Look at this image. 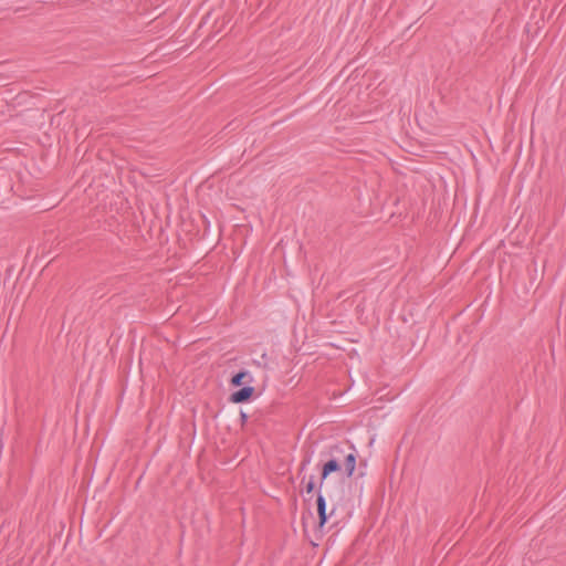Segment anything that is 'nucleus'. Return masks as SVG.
Masks as SVG:
<instances>
[{
  "mask_svg": "<svg viewBox=\"0 0 566 566\" xmlns=\"http://www.w3.org/2000/svg\"><path fill=\"white\" fill-rule=\"evenodd\" d=\"M322 488L318 485L317 488V497H316V507H317V514H318V526L322 528L324 525L328 522L329 517L334 514V509L331 511V513L327 514L326 512V499L322 493Z\"/></svg>",
  "mask_w": 566,
  "mask_h": 566,
  "instance_id": "f03ea898",
  "label": "nucleus"
},
{
  "mask_svg": "<svg viewBox=\"0 0 566 566\" xmlns=\"http://www.w3.org/2000/svg\"><path fill=\"white\" fill-rule=\"evenodd\" d=\"M316 489V484H315V476L314 475H310L306 484H305V492L307 494H311L315 491Z\"/></svg>",
  "mask_w": 566,
  "mask_h": 566,
  "instance_id": "423d86ee",
  "label": "nucleus"
},
{
  "mask_svg": "<svg viewBox=\"0 0 566 566\" xmlns=\"http://www.w3.org/2000/svg\"><path fill=\"white\" fill-rule=\"evenodd\" d=\"M344 467L337 462V460H332L328 458L322 465L321 470V479L319 485L323 486L324 481L332 474L342 471Z\"/></svg>",
  "mask_w": 566,
  "mask_h": 566,
  "instance_id": "7ed1b4c3",
  "label": "nucleus"
},
{
  "mask_svg": "<svg viewBox=\"0 0 566 566\" xmlns=\"http://www.w3.org/2000/svg\"><path fill=\"white\" fill-rule=\"evenodd\" d=\"M254 394V388L248 384L247 386L233 391L230 396V401L234 403H243L249 401Z\"/></svg>",
  "mask_w": 566,
  "mask_h": 566,
  "instance_id": "20e7f679",
  "label": "nucleus"
},
{
  "mask_svg": "<svg viewBox=\"0 0 566 566\" xmlns=\"http://www.w3.org/2000/svg\"><path fill=\"white\" fill-rule=\"evenodd\" d=\"M349 452H346L342 444H334L328 450V458L337 460L344 467L345 474L350 478L356 468V451L353 446H349Z\"/></svg>",
  "mask_w": 566,
  "mask_h": 566,
  "instance_id": "f257e3e1",
  "label": "nucleus"
},
{
  "mask_svg": "<svg viewBox=\"0 0 566 566\" xmlns=\"http://www.w3.org/2000/svg\"><path fill=\"white\" fill-rule=\"evenodd\" d=\"M240 416H241V420H242L243 422H244V421H247V418H248V417H247V415H245L244 412H241V413H240Z\"/></svg>",
  "mask_w": 566,
  "mask_h": 566,
  "instance_id": "6e6552de",
  "label": "nucleus"
},
{
  "mask_svg": "<svg viewBox=\"0 0 566 566\" xmlns=\"http://www.w3.org/2000/svg\"><path fill=\"white\" fill-rule=\"evenodd\" d=\"M253 381V378L251 374L247 370H240L239 373L234 374L230 379V385L233 387H240L245 384H251Z\"/></svg>",
  "mask_w": 566,
  "mask_h": 566,
  "instance_id": "39448f33",
  "label": "nucleus"
},
{
  "mask_svg": "<svg viewBox=\"0 0 566 566\" xmlns=\"http://www.w3.org/2000/svg\"><path fill=\"white\" fill-rule=\"evenodd\" d=\"M311 463V457L310 455H306L302 462H301V467H300V471H304L306 469V467Z\"/></svg>",
  "mask_w": 566,
  "mask_h": 566,
  "instance_id": "0eeeda50",
  "label": "nucleus"
}]
</instances>
